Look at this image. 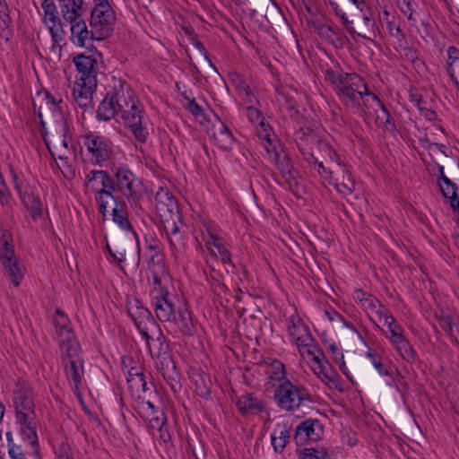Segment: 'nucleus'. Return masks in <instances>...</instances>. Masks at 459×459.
Here are the masks:
<instances>
[{
	"label": "nucleus",
	"mask_w": 459,
	"mask_h": 459,
	"mask_svg": "<svg viewBox=\"0 0 459 459\" xmlns=\"http://www.w3.org/2000/svg\"><path fill=\"white\" fill-rule=\"evenodd\" d=\"M237 405L238 411L242 413L259 412L264 409V402L250 394L240 396L238 400Z\"/></svg>",
	"instance_id": "nucleus-37"
},
{
	"label": "nucleus",
	"mask_w": 459,
	"mask_h": 459,
	"mask_svg": "<svg viewBox=\"0 0 459 459\" xmlns=\"http://www.w3.org/2000/svg\"><path fill=\"white\" fill-rule=\"evenodd\" d=\"M65 21L70 23L71 40L77 47H85L91 35H95L92 33V30H88L82 14Z\"/></svg>",
	"instance_id": "nucleus-21"
},
{
	"label": "nucleus",
	"mask_w": 459,
	"mask_h": 459,
	"mask_svg": "<svg viewBox=\"0 0 459 459\" xmlns=\"http://www.w3.org/2000/svg\"><path fill=\"white\" fill-rule=\"evenodd\" d=\"M152 305L157 318L169 324L180 333L190 335L194 331L191 315L186 307H176L164 279H156L151 291Z\"/></svg>",
	"instance_id": "nucleus-2"
},
{
	"label": "nucleus",
	"mask_w": 459,
	"mask_h": 459,
	"mask_svg": "<svg viewBox=\"0 0 459 459\" xmlns=\"http://www.w3.org/2000/svg\"><path fill=\"white\" fill-rule=\"evenodd\" d=\"M12 244V234L7 230H0V259L1 261L14 256Z\"/></svg>",
	"instance_id": "nucleus-47"
},
{
	"label": "nucleus",
	"mask_w": 459,
	"mask_h": 459,
	"mask_svg": "<svg viewBox=\"0 0 459 459\" xmlns=\"http://www.w3.org/2000/svg\"><path fill=\"white\" fill-rule=\"evenodd\" d=\"M396 4L398 5L401 12L407 16L409 21H412L413 22L416 20L413 18V13L416 9V3L414 0H395Z\"/></svg>",
	"instance_id": "nucleus-55"
},
{
	"label": "nucleus",
	"mask_w": 459,
	"mask_h": 459,
	"mask_svg": "<svg viewBox=\"0 0 459 459\" xmlns=\"http://www.w3.org/2000/svg\"><path fill=\"white\" fill-rule=\"evenodd\" d=\"M59 102L60 100L48 91L38 93L33 102L34 109L39 105L38 115L40 119H42L44 113L49 112L56 121H60L62 135H51L45 138V143L53 160H56V157H64V155H73L71 140L68 136V126L60 112Z\"/></svg>",
	"instance_id": "nucleus-3"
},
{
	"label": "nucleus",
	"mask_w": 459,
	"mask_h": 459,
	"mask_svg": "<svg viewBox=\"0 0 459 459\" xmlns=\"http://www.w3.org/2000/svg\"><path fill=\"white\" fill-rule=\"evenodd\" d=\"M230 80L237 90V92L241 91V89H246L248 86L244 78L238 73L230 74Z\"/></svg>",
	"instance_id": "nucleus-61"
},
{
	"label": "nucleus",
	"mask_w": 459,
	"mask_h": 459,
	"mask_svg": "<svg viewBox=\"0 0 459 459\" xmlns=\"http://www.w3.org/2000/svg\"><path fill=\"white\" fill-rule=\"evenodd\" d=\"M19 425L20 433L22 439L30 445L36 446L38 443L37 421L36 419L31 420H16Z\"/></svg>",
	"instance_id": "nucleus-38"
},
{
	"label": "nucleus",
	"mask_w": 459,
	"mask_h": 459,
	"mask_svg": "<svg viewBox=\"0 0 459 459\" xmlns=\"http://www.w3.org/2000/svg\"><path fill=\"white\" fill-rule=\"evenodd\" d=\"M72 156L73 155H64V157H56V160H54L56 167L67 179H73L75 177V169Z\"/></svg>",
	"instance_id": "nucleus-50"
},
{
	"label": "nucleus",
	"mask_w": 459,
	"mask_h": 459,
	"mask_svg": "<svg viewBox=\"0 0 459 459\" xmlns=\"http://www.w3.org/2000/svg\"><path fill=\"white\" fill-rule=\"evenodd\" d=\"M446 52V71L455 87L459 89V49L451 46Z\"/></svg>",
	"instance_id": "nucleus-36"
},
{
	"label": "nucleus",
	"mask_w": 459,
	"mask_h": 459,
	"mask_svg": "<svg viewBox=\"0 0 459 459\" xmlns=\"http://www.w3.org/2000/svg\"><path fill=\"white\" fill-rule=\"evenodd\" d=\"M149 433L153 439H157L160 443L167 444L170 441V434L166 428V423L160 424L158 428H149Z\"/></svg>",
	"instance_id": "nucleus-57"
},
{
	"label": "nucleus",
	"mask_w": 459,
	"mask_h": 459,
	"mask_svg": "<svg viewBox=\"0 0 459 459\" xmlns=\"http://www.w3.org/2000/svg\"><path fill=\"white\" fill-rule=\"evenodd\" d=\"M59 343L64 362L81 359L80 345L75 340L74 333H72V336L67 335L59 338Z\"/></svg>",
	"instance_id": "nucleus-30"
},
{
	"label": "nucleus",
	"mask_w": 459,
	"mask_h": 459,
	"mask_svg": "<svg viewBox=\"0 0 459 459\" xmlns=\"http://www.w3.org/2000/svg\"><path fill=\"white\" fill-rule=\"evenodd\" d=\"M314 30L319 35V37L333 46L338 48L342 46V39L341 34L338 30L333 29L331 24L326 21V18L324 22H320Z\"/></svg>",
	"instance_id": "nucleus-31"
},
{
	"label": "nucleus",
	"mask_w": 459,
	"mask_h": 459,
	"mask_svg": "<svg viewBox=\"0 0 459 459\" xmlns=\"http://www.w3.org/2000/svg\"><path fill=\"white\" fill-rule=\"evenodd\" d=\"M287 332L303 357L306 350L316 344L309 327L298 314L288 318Z\"/></svg>",
	"instance_id": "nucleus-13"
},
{
	"label": "nucleus",
	"mask_w": 459,
	"mask_h": 459,
	"mask_svg": "<svg viewBox=\"0 0 459 459\" xmlns=\"http://www.w3.org/2000/svg\"><path fill=\"white\" fill-rule=\"evenodd\" d=\"M437 184L446 199L449 200L450 206L454 212L459 214V195L456 192V186L447 177L437 179Z\"/></svg>",
	"instance_id": "nucleus-32"
},
{
	"label": "nucleus",
	"mask_w": 459,
	"mask_h": 459,
	"mask_svg": "<svg viewBox=\"0 0 459 459\" xmlns=\"http://www.w3.org/2000/svg\"><path fill=\"white\" fill-rule=\"evenodd\" d=\"M371 318L379 321L389 311L372 295L362 305Z\"/></svg>",
	"instance_id": "nucleus-43"
},
{
	"label": "nucleus",
	"mask_w": 459,
	"mask_h": 459,
	"mask_svg": "<svg viewBox=\"0 0 459 459\" xmlns=\"http://www.w3.org/2000/svg\"><path fill=\"white\" fill-rule=\"evenodd\" d=\"M156 212L161 221L174 219L177 221L180 215L177 200L167 190L160 188L156 193Z\"/></svg>",
	"instance_id": "nucleus-15"
},
{
	"label": "nucleus",
	"mask_w": 459,
	"mask_h": 459,
	"mask_svg": "<svg viewBox=\"0 0 459 459\" xmlns=\"http://www.w3.org/2000/svg\"><path fill=\"white\" fill-rule=\"evenodd\" d=\"M56 459H75L74 453L67 443H62L59 445L56 451Z\"/></svg>",
	"instance_id": "nucleus-60"
},
{
	"label": "nucleus",
	"mask_w": 459,
	"mask_h": 459,
	"mask_svg": "<svg viewBox=\"0 0 459 459\" xmlns=\"http://www.w3.org/2000/svg\"><path fill=\"white\" fill-rule=\"evenodd\" d=\"M149 267L152 272V285L155 284V278L164 279V283H169V276L164 264V255L160 250L146 253Z\"/></svg>",
	"instance_id": "nucleus-26"
},
{
	"label": "nucleus",
	"mask_w": 459,
	"mask_h": 459,
	"mask_svg": "<svg viewBox=\"0 0 459 459\" xmlns=\"http://www.w3.org/2000/svg\"><path fill=\"white\" fill-rule=\"evenodd\" d=\"M328 4L331 7V11L341 19L343 26L350 33H354V28L352 26V21L348 19L346 13L339 6L334 0H327Z\"/></svg>",
	"instance_id": "nucleus-51"
},
{
	"label": "nucleus",
	"mask_w": 459,
	"mask_h": 459,
	"mask_svg": "<svg viewBox=\"0 0 459 459\" xmlns=\"http://www.w3.org/2000/svg\"><path fill=\"white\" fill-rule=\"evenodd\" d=\"M265 374L269 379V383H281L285 378V367L283 363L275 359H268L264 361Z\"/></svg>",
	"instance_id": "nucleus-33"
},
{
	"label": "nucleus",
	"mask_w": 459,
	"mask_h": 459,
	"mask_svg": "<svg viewBox=\"0 0 459 459\" xmlns=\"http://www.w3.org/2000/svg\"><path fill=\"white\" fill-rule=\"evenodd\" d=\"M94 87V77H80L76 79L74 84L73 94L76 102L81 107H87L91 104Z\"/></svg>",
	"instance_id": "nucleus-22"
},
{
	"label": "nucleus",
	"mask_w": 459,
	"mask_h": 459,
	"mask_svg": "<svg viewBox=\"0 0 459 459\" xmlns=\"http://www.w3.org/2000/svg\"><path fill=\"white\" fill-rule=\"evenodd\" d=\"M2 264L9 281L16 287L19 286L26 273L23 263L14 255L3 260Z\"/></svg>",
	"instance_id": "nucleus-25"
},
{
	"label": "nucleus",
	"mask_w": 459,
	"mask_h": 459,
	"mask_svg": "<svg viewBox=\"0 0 459 459\" xmlns=\"http://www.w3.org/2000/svg\"><path fill=\"white\" fill-rule=\"evenodd\" d=\"M138 414L148 422L149 428H158L167 423L164 412L154 406L150 401H140L136 407Z\"/></svg>",
	"instance_id": "nucleus-20"
},
{
	"label": "nucleus",
	"mask_w": 459,
	"mask_h": 459,
	"mask_svg": "<svg viewBox=\"0 0 459 459\" xmlns=\"http://www.w3.org/2000/svg\"><path fill=\"white\" fill-rule=\"evenodd\" d=\"M163 223V230L169 244L170 250L174 255L184 247V237L180 231L182 224L180 215L178 219H169L168 221H161Z\"/></svg>",
	"instance_id": "nucleus-18"
},
{
	"label": "nucleus",
	"mask_w": 459,
	"mask_h": 459,
	"mask_svg": "<svg viewBox=\"0 0 459 459\" xmlns=\"http://www.w3.org/2000/svg\"><path fill=\"white\" fill-rule=\"evenodd\" d=\"M298 457L299 459H325V453L314 448H305L299 452Z\"/></svg>",
	"instance_id": "nucleus-59"
},
{
	"label": "nucleus",
	"mask_w": 459,
	"mask_h": 459,
	"mask_svg": "<svg viewBox=\"0 0 459 459\" xmlns=\"http://www.w3.org/2000/svg\"><path fill=\"white\" fill-rule=\"evenodd\" d=\"M441 325L450 338L459 345V322H455L451 317L446 316L441 320Z\"/></svg>",
	"instance_id": "nucleus-52"
},
{
	"label": "nucleus",
	"mask_w": 459,
	"mask_h": 459,
	"mask_svg": "<svg viewBox=\"0 0 459 459\" xmlns=\"http://www.w3.org/2000/svg\"><path fill=\"white\" fill-rule=\"evenodd\" d=\"M392 344L395 347L398 353L406 360L411 361L414 359V351L407 340V338L403 334L397 339L391 342Z\"/></svg>",
	"instance_id": "nucleus-49"
},
{
	"label": "nucleus",
	"mask_w": 459,
	"mask_h": 459,
	"mask_svg": "<svg viewBox=\"0 0 459 459\" xmlns=\"http://www.w3.org/2000/svg\"><path fill=\"white\" fill-rule=\"evenodd\" d=\"M16 420H31L36 419L34 403L29 397L20 396L15 402Z\"/></svg>",
	"instance_id": "nucleus-35"
},
{
	"label": "nucleus",
	"mask_w": 459,
	"mask_h": 459,
	"mask_svg": "<svg viewBox=\"0 0 459 459\" xmlns=\"http://www.w3.org/2000/svg\"><path fill=\"white\" fill-rule=\"evenodd\" d=\"M290 431L291 425L289 421L282 420L275 425L271 434V444L276 453L283 451L290 437Z\"/></svg>",
	"instance_id": "nucleus-27"
},
{
	"label": "nucleus",
	"mask_w": 459,
	"mask_h": 459,
	"mask_svg": "<svg viewBox=\"0 0 459 459\" xmlns=\"http://www.w3.org/2000/svg\"><path fill=\"white\" fill-rule=\"evenodd\" d=\"M378 322L383 324L388 329L389 335L387 338L390 342H393L403 334V329L402 325L389 312L384 315Z\"/></svg>",
	"instance_id": "nucleus-45"
},
{
	"label": "nucleus",
	"mask_w": 459,
	"mask_h": 459,
	"mask_svg": "<svg viewBox=\"0 0 459 459\" xmlns=\"http://www.w3.org/2000/svg\"><path fill=\"white\" fill-rule=\"evenodd\" d=\"M7 450L11 459H27L25 454L22 450V447L15 444L13 441V434L11 432L6 433Z\"/></svg>",
	"instance_id": "nucleus-54"
},
{
	"label": "nucleus",
	"mask_w": 459,
	"mask_h": 459,
	"mask_svg": "<svg viewBox=\"0 0 459 459\" xmlns=\"http://www.w3.org/2000/svg\"><path fill=\"white\" fill-rule=\"evenodd\" d=\"M66 377L73 386L74 390L78 393L83 378V361L82 359H75L65 362Z\"/></svg>",
	"instance_id": "nucleus-29"
},
{
	"label": "nucleus",
	"mask_w": 459,
	"mask_h": 459,
	"mask_svg": "<svg viewBox=\"0 0 459 459\" xmlns=\"http://www.w3.org/2000/svg\"><path fill=\"white\" fill-rule=\"evenodd\" d=\"M247 117L255 126L256 134L262 146L266 152L268 159L275 163L283 175H291L292 165L286 154L282 152L281 145L272 127L264 122L262 113L255 105L246 108Z\"/></svg>",
	"instance_id": "nucleus-4"
},
{
	"label": "nucleus",
	"mask_w": 459,
	"mask_h": 459,
	"mask_svg": "<svg viewBox=\"0 0 459 459\" xmlns=\"http://www.w3.org/2000/svg\"><path fill=\"white\" fill-rule=\"evenodd\" d=\"M64 20L82 14L83 0H57Z\"/></svg>",
	"instance_id": "nucleus-41"
},
{
	"label": "nucleus",
	"mask_w": 459,
	"mask_h": 459,
	"mask_svg": "<svg viewBox=\"0 0 459 459\" xmlns=\"http://www.w3.org/2000/svg\"><path fill=\"white\" fill-rule=\"evenodd\" d=\"M300 15L305 21L315 28L320 22H324L325 17L321 13L316 5L304 3L300 9Z\"/></svg>",
	"instance_id": "nucleus-42"
},
{
	"label": "nucleus",
	"mask_w": 459,
	"mask_h": 459,
	"mask_svg": "<svg viewBox=\"0 0 459 459\" xmlns=\"http://www.w3.org/2000/svg\"><path fill=\"white\" fill-rule=\"evenodd\" d=\"M12 179L18 195L35 220L41 214L42 204L37 189V181L30 176L11 169Z\"/></svg>",
	"instance_id": "nucleus-9"
},
{
	"label": "nucleus",
	"mask_w": 459,
	"mask_h": 459,
	"mask_svg": "<svg viewBox=\"0 0 459 459\" xmlns=\"http://www.w3.org/2000/svg\"><path fill=\"white\" fill-rule=\"evenodd\" d=\"M318 173L325 180H327L331 185H333L335 179L333 177V172L326 169L323 162H318Z\"/></svg>",
	"instance_id": "nucleus-63"
},
{
	"label": "nucleus",
	"mask_w": 459,
	"mask_h": 459,
	"mask_svg": "<svg viewBox=\"0 0 459 459\" xmlns=\"http://www.w3.org/2000/svg\"><path fill=\"white\" fill-rule=\"evenodd\" d=\"M359 99H360L361 104L358 101V105L354 107L359 108L362 113L376 116V120L378 123L385 124L389 122L390 115L386 108L375 93L368 91L367 85L366 89H363L359 94Z\"/></svg>",
	"instance_id": "nucleus-14"
},
{
	"label": "nucleus",
	"mask_w": 459,
	"mask_h": 459,
	"mask_svg": "<svg viewBox=\"0 0 459 459\" xmlns=\"http://www.w3.org/2000/svg\"><path fill=\"white\" fill-rule=\"evenodd\" d=\"M295 141L303 155L308 160L313 157L312 145L317 143V149L325 152L331 160L335 159L337 164L342 168V182L338 183L335 179L333 186L342 195H351L355 187V180L351 173L345 168L341 160L337 158L336 153L332 148L324 142L317 141L316 135L309 127H302L295 134Z\"/></svg>",
	"instance_id": "nucleus-5"
},
{
	"label": "nucleus",
	"mask_w": 459,
	"mask_h": 459,
	"mask_svg": "<svg viewBox=\"0 0 459 459\" xmlns=\"http://www.w3.org/2000/svg\"><path fill=\"white\" fill-rule=\"evenodd\" d=\"M0 35L6 40L10 37V19L6 13V5L0 0Z\"/></svg>",
	"instance_id": "nucleus-53"
},
{
	"label": "nucleus",
	"mask_w": 459,
	"mask_h": 459,
	"mask_svg": "<svg viewBox=\"0 0 459 459\" xmlns=\"http://www.w3.org/2000/svg\"><path fill=\"white\" fill-rule=\"evenodd\" d=\"M84 186L88 193L96 195L112 189V178L103 169H91L85 173Z\"/></svg>",
	"instance_id": "nucleus-16"
},
{
	"label": "nucleus",
	"mask_w": 459,
	"mask_h": 459,
	"mask_svg": "<svg viewBox=\"0 0 459 459\" xmlns=\"http://www.w3.org/2000/svg\"><path fill=\"white\" fill-rule=\"evenodd\" d=\"M112 221L116 223L123 231L130 232L135 238L136 234L134 232L131 223L128 220L127 212L124 201L117 204L112 207Z\"/></svg>",
	"instance_id": "nucleus-34"
},
{
	"label": "nucleus",
	"mask_w": 459,
	"mask_h": 459,
	"mask_svg": "<svg viewBox=\"0 0 459 459\" xmlns=\"http://www.w3.org/2000/svg\"><path fill=\"white\" fill-rule=\"evenodd\" d=\"M90 25L95 39H102L113 30L116 13L108 0H92Z\"/></svg>",
	"instance_id": "nucleus-11"
},
{
	"label": "nucleus",
	"mask_w": 459,
	"mask_h": 459,
	"mask_svg": "<svg viewBox=\"0 0 459 459\" xmlns=\"http://www.w3.org/2000/svg\"><path fill=\"white\" fill-rule=\"evenodd\" d=\"M212 137L216 145L221 149H230L234 143V137L228 126L220 119L212 125Z\"/></svg>",
	"instance_id": "nucleus-28"
},
{
	"label": "nucleus",
	"mask_w": 459,
	"mask_h": 459,
	"mask_svg": "<svg viewBox=\"0 0 459 459\" xmlns=\"http://www.w3.org/2000/svg\"><path fill=\"white\" fill-rule=\"evenodd\" d=\"M368 357L370 359L374 368L378 371L380 375H388V371L386 370L385 366L379 360H377L373 354L368 353Z\"/></svg>",
	"instance_id": "nucleus-64"
},
{
	"label": "nucleus",
	"mask_w": 459,
	"mask_h": 459,
	"mask_svg": "<svg viewBox=\"0 0 459 459\" xmlns=\"http://www.w3.org/2000/svg\"><path fill=\"white\" fill-rule=\"evenodd\" d=\"M273 398L278 407L283 411H291L309 401V394L306 387L290 380H284L276 386Z\"/></svg>",
	"instance_id": "nucleus-10"
},
{
	"label": "nucleus",
	"mask_w": 459,
	"mask_h": 459,
	"mask_svg": "<svg viewBox=\"0 0 459 459\" xmlns=\"http://www.w3.org/2000/svg\"><path fill=\"white\" fill-rule=\"evenodd\" d=\"M130 387L136 390V391H145L146 390V381H145V378H144V376H140V377H134V379H129V381H127Z\"/></svg>",
	"instance_id": "nucleus-62"
},
{
	"label": "nucleus",
	"mask_w": 459,
	"mask_h": 459,
	"mask_svg": "<svg viewBox=\"0 0 459 459\" xmlns=\"http://www.w3.org/2000/svg\"><path fill=\"white\" fill-rule=\"evenodd\" d=\"M76 69L81 74L80 77H94L96 59L91 56L78 55L74 58Z\"/></svg>",
	"instance_id": "nucleus-40"
},
{
	"label": "nucleus",
	"mask_w": 459,
	"mask_h": 459,
	"mask_svg": "<svg viewBox=\"0 0 459 459\" xmlns=\"http://www.w3.org/2000/svg\"><path fill=\"white\" fill-rule=\"evenodd\" d=\"M204 240L212 255L219 256L223 264H231L230 254L221 238L210 227L204 233Z\"/></svg>",
	"instance_id": "nucleus-19"
},
{
	"label": "nucleus",
	"mask_w": 459,
	"mask_h": 459,
	"mask_svg": "<svg viewBox=\"0 0 459 459\" xmlns=\"http://www.w3.org/2000/svg\"><path fill=\"white\" fill-rule=\"evenodd\" d=\"M82 152L92 165L102 166L115 152L111 140L99 133L90 132L81 137Z\"/></svg>",
	"instance_id": "nucleus-7"
},
{
	"label": "nucleus",
	"mask_w": 459,
	"mask_h": 459,
	"mask_svg": "<svg viewBox=\"0 0 459 459\" xmlns=\"http://www.w3.org/2000/svg\"><path fill=\"white\" fill-rule=\"evenodd\" d=\"M327 77L333 85L339 99L346 106L358 105L359 96L363 89H366V83L359 74L328 73Z\"/></svg>",
	"instance_id": "nucleus-8"
},
{
	"label": "nucleus",
	"mask_w": 459,
	"mask_h": 459,
	"mask_svg": "<svg viewBox=\"0 0 459 459\" xmlns=\"http://www.w3.org/2000/svg\"><path fill=\"white\" fill-rule=\"evenodd\" d=\"M54 325L58 339L67 335L72 336L74 333L68 317L59 310H56L55 314Z\"/></svg>",
	"instance_id": "nucleus-46"
},
{
	"label": "nucleus",
	"mask_w": 459,
	"mask_h": 459,
	"mask_svg": "<svg viewBox=\"0 0 459 459\" xmlns=\"http://www.w3.org/2000/svg\"><path fill=\"white\" fill-rule=\"evenodd\" d=\"M392 344L395 347L398 353L406 360L411 361L414 359V351L407 340V338L403 334L397 339L391 342Z\"/></svg>",
	"instance_id": "nucleus-48"
},
{
	"label": "nucleus",
	"mask_w": 459,
	"mask_h": 459,
	"mask_svg": "<svg viewBox=\"0 0 459 459\" xmlns=\"http://www.w3.org/2000/svg\"><path fill=\"white\" fill-rule=\"evenodd\" d=\"M186 108L194 115L195 120L201 125H204L207 120L204 108L196 103L194 99L188 100Z\"/></svg>",
	"instance_id": "nucleus-56"
},
{
	"label": "nucleus",
	"mask_w": 459,
	"mask_h": 459,
	"mask_svg": "<svg viewBox=\"0 0 459 459\" xmlns=\"http://www.w3.org/2000/svg\"><path fill=\"white\" fill-rule=\"evenodd\" d=\"M119 114L134 137L138 142L144 143L149 135L148 120L130 90H123L116 95L106 96L97 110V117L104 121L110 120Z\"/></svg>",
	"instance_id": "nucleus-1"
},
{
	"label": "nucleus",
	"mask_w": 459,
	"mask_h": 459,
	"mask_svg": "<svg viewBox=\"0 0 459 459\" xmlns=\"http://www.w3.org/2000/svg\"><path fill=\"white\" fill-rule=\"evenodd\" d=\"M112 190L120 194L129 204L136 205L147 192L143 180L126 165H121L113 171Z\"/></svg>",
	"instance_id": "nucleus-6"
},
{
	"label": "nucleus",
	"mask_w": 459,
	"mask_h": 459,
	"mask_svg": "<svg viewBox=\"0 0 459 459\" xmlns=\"http://www.w3.org/2000/svg\"><path fill=\"white\" fill-rule=\"evenodd\" d=\"M328 351L331 352L333 359L336 364H338L339 368L342 372V374L345 375V377L351 382H353V377L346 366L344 355L342 353L341 347L335 342H333L328 345Z\"/></svg>",
	"instance_id": "nucleus-44"
},
{
	"label": "nucleus",
	"mask_w": 459,
	"mask_h": 459,
	"mask_svg": "<svg viewBox=\"0 0 459 459\" xmlns=\"http://www.w3.org/2000/svg\"><path fill=\"white\" fill-rule=\"evenodd\" d=\"M308 357V364L310 368L313 370L320 379H328L327 376V362L325 360V356L322 351L316 344L305 351V355Z\"/></svg>",
	"instance_id": "nucleus-24"
},
{
	"label": "nucleus",
	"mask_w": 459,
	"mask_h": 459,
	"mask_svg": "<svg viewBox=\"0 0 459 459\" xmlns=\"http://www.w3.org/2000/svg\"><path fill=\"white\" fill-rule=\"evenodd\" d=\"M41 20L51 35L52 46L50 51L60 56V42L63 40L62 22L53 0H43L41 3Z\"/></svg>",
	"instance_id": "nucleus-12"
},
{
	"label": "nucleus",
	"mask_w": 459,
	"mask_h": 459,
	"mask_svg": "<svg viewBox=\"0 0 459 459\" xmlns=\"http://www.w3.org/2000/svg\"><path fill=\"white\" fill-rule=\"evenodd\" d=\"M128 313L134 322L136 328L143 337L146 340L150 338L148 330L146 327V322L152 325V322L149 319L150 313L148 309L140 305L138 300H134V303L130 302L128 305Z\"/></svg>",
	"instance_id": "nucleus-23"
},
{
	"label": "nucleus",
	"mask_w": 459,
	"mask_h": 459,
	"mask_svg": "<svg viewBox=\"0 0 459 459\" xmlns=\"http://www.w3.org/2000/svg\"><path fill=\"white\" fill-rule=\"evenodd\" d=\"M324 429L317 420L308 419L299 423L295 430L297 443L304 444L307 441H316L323 436Z\"/></svg>",
	"instance_id": "nucleus-17"
},
{
	"label": "nucleus",
	"mask_w": 459,
	"mask_h": 459,
	"mask_svg": "<svg viewBox=\"0 0 459 459\" xmlns=\"http://www.w3.org/2000/svg\"><path fill=\"white\" fill-rule=\"evenodd\" d=\"M112 189H108L103 192H100L94 195L95 202L99 208L100 212L105 218L109 212L110 204H113L114 206L117 204L122 203L123 201L118 200L111 192Z\"/></svg>",
	"instance_id": "nucleus-39"
},
{
	"label": "nucleus",
	"mask_w": 459,
	"mask_h": 459,
	"mask_svg": "<svg viewBox=\"0 0 459 459\" xmlns=\"http://www.w3.org/2000/svg\"><path fill=\"white\" fill-rule=\"evenodd\" d=\"M238 97L240 100L241 105H243L245 108L251 105H256L257 103V99L249 86L238 91Z\"/></svg>",
	"instance_id": "nucleus-58"
}]
</instances>
